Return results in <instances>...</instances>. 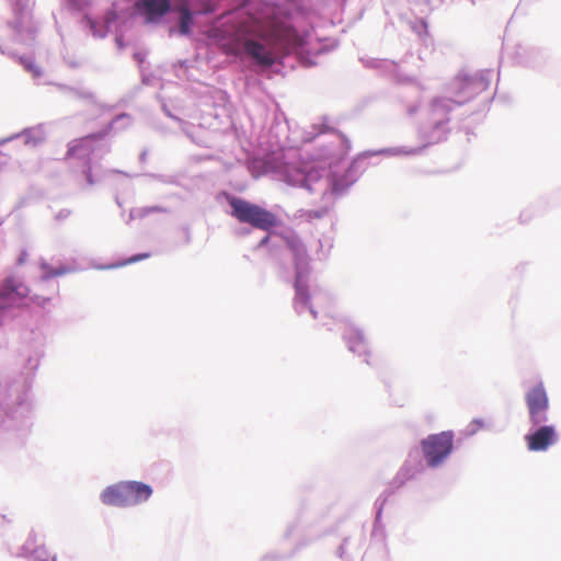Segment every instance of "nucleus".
<instances>
[{
  "mask_svg": "<svg viewBox=\"0 0 561 561\" xmlns=\"http://www.w3.org/2000/svg\"><path fill=\"white\" fill-rule=\"evenodd\" d=\"M260 4V0H248L244 10L250 15V21L240 23L236 36L247 56L260 66L271 67L278 54L295 44L296 35L290 27L284 25H276L268 33H263L261 21L265 14L253 12V9Z\"/></svg>",
  "mask_w": 561,
  "mask_h": 561,
  "instance_id": "nucleus-1",
  "label": "nucleus"
},
{
  "mask_svg": "<svg viewBox=\"0 0 561 561\" xmlns=\"http://www.w3.org/2000/svg\"><path fill=\"white\" fill-rule=\"evenodd\" d=\"M231 215L241 224H248L255 229L268 231L278 226L277 216L245 199L232 197L229 199Z\"/></svg>",
  "mask_w": 561,
  "mask_h": 561,
  "instance_id": "nucleus-2",
  "label": "nucleus"
},
{
  "mask_svg": "<svg viewBox=\"0 0 561 561\" xmlns=\"http://www.w3.org/2000/svg\"><path fill=\"white\" fill-rule=\"evenodd\" d=\"M421 447L427 466L438 467L451 454L454 435L449 431L428 435L421 442Z\"/></svg>",
  "mask_w": 561,
  "mask_h": 561,
  "instance_id": "nucleus-3",
  "label": "nucleus"
},
{
  "mask_svg": "<svg viewBox=\"0 0 561 561\" xmlns=\"http://www.w3.org/2000/svg\"><path fill=\"white\" fill-rule=\"evenodd\" d=\"M529 421L538 426L547 421L549 399L543 385L540 382L533 387L525 396Z\"/></svg>",
  "mask_w": 561,
  "mask_h": 561,
  "instance_id": "nucleus-4",
  "label": "nucleus"
},
{
  "mask_svg": "<svg viewBox=\"0 0 561 561\" xmlns=\"http://www.w3.org/2000/svg\"><path fill=\"white\" fill-rule=\"evenodd\" d=\"M558 432L553 425H538V428L525 436L527 448L530 451H546L558 442Z\"/></svg>",
  "mask_w": 561,
  "mask_h": 561,
  "instance_id": "nucleus-5",
  "label": "nucleus"
},
{
  "mask_svg": "<svg viewBox=\"0 0 561 561\" xmlns=\"http://www.w3.org/2000/svg\"><path fill=\"white\" fill-rule=\"evenodd\" d=\"M28 294V288L14 277L4 280L0 290V309L12 305L16 299H22Z\"/></svg>",
  "mask_w": 561,
  "mask_h": 561,
  "instance_id": "nucleus-6",
  "label": "nucleus"
},
{
  "mask_svg": "<svg viewBox=\"0 0 561 561\" xmlns=\"http://www.w3.org/2000/svg\"><path fill=\"white\" fill-rule=\"evenodd\" d=\"M125 481L107 486L101 494L105 505L125 507L130 506Z\"/></svg>",
  "mask_w": 561,
  "mask_h": 561,
  "instance_id": "nucleus-7",
  "label": "nucleus"
},
{
  "mask_svg": "<svg viewBox=\"0 0 561 561\" xmlns=\"http://www.w3.org/2000/svg\"><path fill=\"white\" fill-rule=\"evenodd\" d=\"M130 506L148 501L153 490L149 484L139 481H125Z\"/></svg>",
  "mask_w": 561,
  "mask_h": 561,
  "instance_id": "nucleus-8",
  "label": "nucleus"
},
{
  "mask_svg": "<svg viewBox=\"0 0 561 561\" xmlns=\"http://www.w3.org/2000/svg\"><path fill=\"white\" fill-rule=\"evenodd\" d=\"M345 339L348 344L350 351L357 353L358 355H369L367 344L363 333L353 327H350L345 332Z\"/></svg>",
  "mask_w": 561,
  "mask_h": 561,
  "instance_id": "nucleus-9",
  "label": "nucleus"
},
{
  "mask_svg": "<svg viewBox=\"0 0 561 561\" xmlns=\"http://www.w3.org/2000/svg\"><path fill=\"white\" fill-rule=\"evenodd\" d=\"M145 13L148 21L152 22L156 19L164 15L170 9L169 0H141Z\"/></svg>",
  "mask_w": 561,
  "mask_h": 561,
  "instance_id": "nucleus-10",
  "label": "nucleus"
},
{
  "mask_svg": "<svg viewBox=\"0 0 561 561\" xmlns=\"http://www.w3.org/2000/svg\"><path fill=\"white\" fill-rule=\"evenodd\" d=\"M295 301L302 305H307L309 300V295L306 285L301 284V282L297 279L295 283Z\"/></svg>",
  "mask_w": 561,
  "mask_h": 561,
  "instance_id": "nucleus-11",
  "label": "nucleus"
},
{
  "mask_svg": "<svg viewBox=\"0 0 561 561\" xmlns=\"http://www.w3.org/2000/svg\"><path fill=\"white\" fill-rule=\"evenodd\" d=\"M192 24V13L187 8H183L181 10L180 15V31L182 34H187L190 32V26Z\"/></svg>",
  "mask_w": 561,
  "mask_h": 561,
  "instance_id": "nucleus-12",
  "label": "nucleus"
},
{
  "mask_svg": "<svg viewBox=\"0 0 561 561\" xmlns=\"http://www.w3.org/2000/svg\"><path fill=\"white\" fill-rule=\"evenodd\" d=\"M284 239H285L287 247L290 250H293L295 253H299L300 251H302V243L297 237L288 236V237H285Z\"/></svg>",
  "mask_w": 561,
  "mask_h": 561,
  "instance_id": "nucleus-13",
  "label": "nucleus"
},
{
  "mask_svg": "<svg viewBox=\"0 0 561 561\" xmlns=\"http://www.w3.org/2000/svg\"><path fill=\"white\" fill-rule=\"evenodd\" d=\"M149 256H150L149 253L136 254V255H133L131 257L127 259L125 262L119 263V264H115L114 266L117 267V266H123V265H126V264L136 263L138 261L148 259Z\"/></svg>",
  "mask_w": 561,
  "mask_h": 561,
  "instance_id": "nucleus-14",
  "label": "nucleus"
},
{
  "mask_svg": "<svg viewBox=\"0 0 561 561\" xmlns=\"http://www.w3.org/2000/svg\"><path fill=\"white\" fill-rule=\"evenodd\" d=\"M473 82L468 79L459 80V87L463 90H469L470 96L474 93V89H472Z\"/></svg>",
  "mask_w": 561,
  "mask_h": 561,
  "instance_id": "nucleus-15",
  "label": "nucleus"
},
{
  "mask_svg": "<svg viewBox=\"0 0 561 561\" xmlns=\"http://www.w3.org/2000/svg\"><path fill=\"white\" fill-rule=\"evenodd\" d=\"M470 426L472 427L470 433H474L479 427H482L483 424L480 421H473Z\"/></svg>",
  "mask_w": 561,
  "mask_h": 561,
  "instance_id": "nucleus-16",
  "label": "nucleus"
},
{
  "mask_svg": "<svg viewBox=\"0 0 561 561\" xmlns=\"http://www.w3.org/2000/svg\"><path fill=\"white\" fill-rule=\"evenodd\" d=\"M307 216H308V218H312V217L320 218L322 216V214L320 211H309L307 214Z\"/></svg>",
  "mask_w": 561,
  "mask_h": 561,
  "instance_id": "nucleus-17",
  "label": "nucleus"
},
{
  "mask_svg": "<svg viewBox=\"0 0 561 561\" xmlns=\"http://www.w3.org/2000/svg\"><path fill=\"white\" fill-rule=\"evenodd\" d=\"M88 22H89L90 27L93 31V33L96 34L95 22L93 20H91V19H89Z\"/></svg>",
  "mask_w": 561,
  "mask_h": 561,
  "instance_id": "nucleus-18",
  "label": "nucleus"
},
{
  "mask_svg": "<svg viewBox=\"0 0 561 561\" xmlns=\"http://www.w3.org/2000/svg\"><path fill=\"white\" fill-rule=\"evenodd\" d=\"M66 273V270H61V271H57L55 273H53V275L57 276V275H62Z\"/></svg>",
  "mask_w": 561,
  "mask_h": 561,
  "instance_id": "nucleus-19",
  "label": "nucleus"
}]
</instances>
